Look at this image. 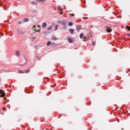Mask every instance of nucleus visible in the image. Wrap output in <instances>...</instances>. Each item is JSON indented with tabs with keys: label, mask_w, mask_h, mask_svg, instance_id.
<instances>
[{
	"label": "nucleus",
	"mask_w": 130,
	"mask_h": 130,
	"mask_svg": "<svg viewBox=\"0 0 130 130\" xmlns=\"http://www.w3.org/2000/svg\"><path fill=\"white\" fill-rule=\"evenodd\" d=\"M0 94H2L0 95V97H5V96H6V94H5V92H4V90L2 89L0 90Z\"/></svg>",
	"instance_id": "1"
},
{
	"label": "nucleus",
	"mask_w": 130,
	"mask_h": 130,
	"mask_svg": "<svg viewBox=\"0 0 130 130\" xmlns=\"http://www.w3.org/2000/svg\"><path fill=\"white\" fill-rule=\"evenodd\" d=\"M106 30L108 32V33H110V32L112 31V29H111V27L110 26H107Z\"/></svg>",
	"instance_id": "2"
},
{
	"label": "nucleus",
	"mask_w": 130,
	"mask_h": 130,
	"mask_svg": "<svg viewBox=\"0 0 130 130\" xmlns=\"http://www.w3.org/2000/svg\"><path fill=\"white\" fill-rule=\"evenodd\" d=\"M82 29V26L81 25H77L76 26V30L78 32L80 31V30Z\"/></svg>",
	"instance_id": "3"
},
{
	"label": "nucleus",
	"mask_w": 130,
	"mask_h": 130,
	"mask_svg": "<svg viewBox=\"0 0 130 130\" xmlns=\"http://www.w3.org/2000/svg\"><path fill=\"white\" fill-rule=\"evenodd\" d=\"M61 10H62V9L61 8V7L60 6L58 7V10L60 11L59 14H60L61 15H62V11H61Z\"/></svg>",
	"instance_id": "4"
},
{
	"label": "nucleus",
	"mask_w": 130,
	"mask_h": 130,
	"mask_svg": "<svg viewBox=\"0 0 130 130\" xmlns=\"http://www.w3.org/2000/svg\"><path fill=\"white\" fill-rule=\"evenodd\" d=\"M46 26H47V24L46 22L43 23L42 27L43 29H45V28H46Z\"/></svg>",
	"instance_id": "5"
},
{
	"label": "nucleus",
	"mask_w": 130,
	"mask_h": 130,
	"mask_svg": "<svg viewBox=\"0 0 130 130\" xmlns=\"http://www.w3.org/2000/svg\"><path fill=\"white\" fill-rule=\"evenodd\" d=\"M17 32L19 33L20 35H23L24 34V31L20 30V29H17Z\"/></svg>",
	"instance_id": "6"
},
{
	"label": "nucleus",
	"mask_w": 130,
	"mask_h": 130,
	"mask_svg": "<svg viewBox=\"0 0 130 130\" xmlns=\"http://www.w3.org/2000/svg\"><path fill=\"white\" fill-rule=\"evenodd\" d=\"M75 31V29L71 28L69 29V32L71 34H74V32Z\"/></svg>",
	"instance_id": "7"
},
{
	"label": "nucleus",
	"mask_w": 130,
	"mask_h": 130,
	"mask_svg": "<svg viewBox=\"0 0 130 130\" xmlns=\"http://www.w3.org/2000/svg\"><path fill=\"white\" fill-rule=\"evenodd\" d=\"M16 56H20V51L19 50H17L16 51Z\"/></svg>",
	"instance_id": "8"
},
{
	"label": "nucleus",
	"mask_w": 130,
	"mask_h": 130,
	"mask_svg": "<svg viewBox=\"0 0 130 130\" xmlns=\"http://www.w3.org/2000/svg\"><path fill=\"white\" fill-rule=\"evenodd\" d=\"M60 23L62 25H66V24H67V22L64 20L61 21Z\"/></svg>",
	"instance_id": "9"
},
{
	"label": "nucleus",
	"mask_w": 130,
	"mask_h": 130,
	"mask_svg": "<svg viewBox=\"0 0 130 130\" xmlns=\"http://www.w3.org/2000/svg\"><path fill=\"white\" fill-rule=\"evenodd\" d=\"M52 28H53L52 26L51 25L49 27H48L47 28V30H48V31H49L50 30H52Z\"/></svg>",
	"instance_id": "10"
},
{
	"label": "nucleus",
	"mask_w": 130,
	"mask_h": 130,
	"mask_svg": "<svg viewBox=\"0 0 130 130\" xmlns=\"http://www.w3.org/2000/svg\"><path fill=\"white\" fill-rule=\"evenodd\" d=\"M68 42L69 43H73V40L71 38H68Z\"/></svg>",
	"instance_id": "11"
},
{
	"label": "nucleus",
	"mask_w": 130,
	"mask_h": 130,
	"mask_svg": "<svg viewBox=\"0 0 130 130\" xmlns=\"http://www.w3.org/2000/svg\"><path fill=\"white\" fill-rule=\"evenodd\" d=\"M50 44H51V42L50 41H48L47 43V45L48 46H49V45H50Z\"/></svg>",
	"instance_id": "12"
},
{
	"label": "nucleus",
	"mask_w": 130,
	"mask_h": 130,
	"mask_svg": "<svg viewBox=\"0 0 130 130\" xmlns=\"http://www.w3.org/2000/svg\"><path fill=\"white\" fill-rule=\"evenodd\" d=\"M83 37H84V34H81L80 35V38H81V39H82V38H83Z\"/></svg>",
	"instance_id": "13"
},
{
	"label": "nucleus",
	"mask_w": 130,
	"mask_h": 130,
	"mask_svg": "<svg viewBox=\"0 0 130 130\" xmlns=\"http://www.w3.org/2000/svg\"><path fill=\"white\" fill-rule=\"evenodd\" d=\"M58 28V25H56L55 26V30L56 31Z\"/></svg>",
	"instance_id": "14"
},
{
	"label": "nucleus",
	"mask_w": 130,
	"mask_h": 130,
	"mask_svg": "<svg viewBox=\"0 0 130 130\" xmlns=\"http://www.w3.org/2000/svg\"><path fill=\"white\" fill-rule=\"evenodd\" d=\"M35 31H36V32H40V29H36V28H35L34 29Z\"/></svg>",
	"instance_id": "15"
},
{
	"label": "nucleus",
	"mask_w": 130,
	"mask_h": 130,
	"mask_svg": "<svg viewBox=\"0 0 130 130\" xmlns=\"http://www.w3.org/2000/svg\"><path fill=\"white\" fill-rule=\"evenodd\" d=\"M24 73L25 74H28V73H30V70H26Z\"/></svg>",
	"instance_id": "16"
},
{
	"label": "nucleus",
	"mask_w": 130,
	"mask_h": 130,
	"mask_svg": "<svg viewBox=\"0 0 130 130\" xmlns=\"http://www.w3.org/2000/svg\"><path fill=\"white\" fill-rule=\"evenodd\" d=\"M28 21H29V19L28 18H25L24 19V22H28Z\"/></svg>",
	"instance_id": "17"
},
{
	"label": "nucleus",
	"mask_w": 130,
	"mask_h": 130,
	"mask_svg": "<svg viewBox=\"0 0 130 130\" xmlns=\"http://www.w3.org/2000/svg\"><path fill=\"white\" fill-rule=\"evenodd\" d=\"M52 40H57V38L55 37L52 38Z\"/></svg>",
	"instance_id": "18"
},
{
	"label": "nucleus",
	"mask_w": 130,
	"mask_h": 130,
	"mask_svg": "<svg viewBox=\"0 0 130 130\" xmlns=\"http://www.w3.org/2000/svg\"><path fill=\"white\" fill-rule=\"evenodd\" d=\"M126 29H127V30H128V31H130V26H126Z\"/></svg>",
	"instance_id": "19"
},
{
	"label": "nucleus",
	"mask_w": 130,
	"mask_h": 130,
	"mask_svg": "<svg viewBox=\"0 0 130 130\" xmlns=\"http://www.w3.org/2000/svg\"><path fill=\"white\" fill-rule=\"evenodd\" d=\"M69 26H73V22H70L69 23Z\"/></svg>",
	"instance_id": "20"
},
{
	"label": "nucleus",
	"mask_w": 130,
	"mask_h": 130,
	"mask_svg": "<svg viewBox=\"0 0 130 130\" xmlns=\"http://www.w3.org/2000/svg\"><path fill=\"white\" fill-rule=\"evenodd\" d=\"M19 73H20L21 74H24V72H23V71L19 70Z\"/></svg>",
	"instance_id": "21"
},
{
	"label": "nucleus",
	"mask_w": 130,
	"mask_h": 130,
	"mask_svg": "<svg viewBox=\"0 0 130 130\" xmlns=\"http://www.w3.org/2000/svg\"><path fill=\"white\" fill-rule=\"evenodd\" d=\"M92 45H94V46L96 45V42H92Z\"/></svg>",
	"instance_id": "22"
},
{
	"label": "nucleus",
	"mask_w": 130,
	"mask_h": 130,
	"mask_svg": "<svg viewBox=\"0 0 130 130\" xmlns=\"http://www.w3.org/2000/svg\"><path fill=\"white\" fill-rule=\"evenodd\" d=\"M40 2H45V1L46 0H39Z\"/></svg>",
	"instance_id": "23"
},
{
	"label": "nucleus",
	"mask_w": 130,
	"mask_h": 130,
	"mask_svg": "<svg viewBox=\"0 0 130 130\" xmlns=\"http://www.w3.org/2000/svg\"><path fill=\"white\" fill-rule=\"evenodd\" d=\"M21 24H22V22H21V21H19L18 22V25H21Z\"/></svg>",
	"instance_id": "24"
},
{
	"label": "nucleus",
	"mask_w": 130,
	"mask_h": 130,
	"mask_svg": "<svg viewBox=\"0 0 130 130\" xmlns=\"http://www.w3.org/2000/svg\"><path fill=\"white\" fill-rule=\"evenodd\" d=\"M31 4H34L35 5H36V3H35V2H31Z\"/></svg>",
	"instance_id": "25"
},
{
	"label": "nucleus",
	"mask_w": 130,
	"mask_h": 130,
	"mask_svg": "<svg viewBox=\"0 0 130 130\" xmlns=\"http://www.w3.org/2000/svg\"><path fill=\"white\" fill-rule=\"evenodd\" d=\"M127 36H129V37H130V34H127Z\"/></svg>",
	"instance_id": "26"
},
{
	"label": "nucleus",
	"mask_w": 130,
	"mask_h": 130,
	"mask_svg": "<svg viewBox=\"0 0 130 130\" xmlns=\"http://www.w3.org/2000/svg\"><path fill=\"white\" fill-rule=\"evenodd\" d=\"M71 16H72L73 17L74 16H75V14H73L71 15Z\"/></svg>",
	"instance_id": "27"
},
{
	"label": "nucleus",
	"mask_w": 130,
	"mask_h": 130,
	"mask_svg": "<svg viewBox=\"0 0 130 130\" xmlns=\"http://www.w3.org/2000/svg\"><path fill=\"white\" fill-rule=\"evenodd\" d=\"M35 27H36V25H34V26H33V28H35Z\"/></svg>",
	"instance_id": "28"
},
{
	"label": "nucleus",
	"mask_w": 130,
	"mask_h": 130,
	"mask_svg": "<svg viewBox=\"0 0 130 130\" xmlns=\"http://www.w3.org/2000/svg\"><path fill=\"white\" fill-rule=\"evenodd\" d=\"M32 39H35V37H32Z\"/></svg>",
	"instance_id": "29"
},
{
	"label": "nucleus",
	"mask_w": 130,
	"mask_h": 130,
	"mask_svg": "<svg viewBox=\"0 0 130 130\" xmlns=\"http://www.w3.org/2000/svg\"><path fill=\"white\" fill-rule=\"evenodd\" d=\"M38 27H39V28H40L41 26H40V25H38Z\"/></svg>",
	"instance_id": "30"
},
{
	"label": "nucleus",
	"mask_w": 130,
	"mask_h": 130,
	"mask_svg": "<svg viewBox=\"0 0 130 130\" xmlns=\"http://www.w3.org/2000/svg\"><path fill=\"white\" fill-rule=\"evenodd\" d=\"M4 110H6V108H5L4 109Z\"/></svg>",
	"instance_id": "31"
}]
</instances>
